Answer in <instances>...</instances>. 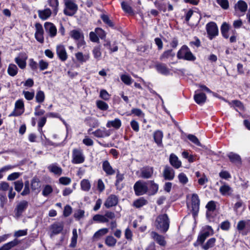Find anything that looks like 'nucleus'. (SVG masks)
<instances>
[{"label":"nucleus","instance_id":"nucleus-58","mask_svg":"<svg viewBox=\"0 0 250 250\" xmlns=\"http://www.w3.org/2000/svg\"><path fill=\"white\" fill-rule=\"evenodd\" d=\"M95 31L98 37H100L101 39L105 38L106 34L104 30L101 28H96L95 29Z\"/></svg>","mask_w":250,"mask_h":250},{"label":"nucleus","instance_id":"nucleus-44","mask_svg":"<svg viewBox=\"0 0 250 250\" xmlns=\"http://www.w3.org/2000/svg\"><path fill=\"white\" fill-rule=\"evenodd\" d=\"M31 186L32 190H35L36 189H38L41 187L40 180L37 177H34L32 180Z\"/></svg>","mask_w":250,"mask_h":250},{"label":"nucleus","instance_id":"nucleus-56","mask_svg":"<svg viewBox=\"0 0 250 250\" xmlns=\"http://www.w3.org/2000/svg\"><path fill=\"white\" fill-rule=\"evenodd\" d=\"M101 19L106 24H107L110 27H113L114 24L112 21L109 19L108 16L106 15H101Z\"/></svg>","mask_w":250,"mask_h":250},{"label":"nucleus","instance_id":"nucleus-55","mask_svg":"<svg viewBox=\"0 0 250 250\" xmlns=\"http://www.w3.org/2000/svg\"><path fill=\"white\" fill-rule=\"evenodd\" d=\"M15 189L17 192H20L23 187V183L21 180H18L14 183Z\"/></svg>","mask_w":250,"mask_h":250},{"label":"nucleus","instance_id":"nucleus-33","mask_svg":"<svg viewBox=\"0 0 250 250\" xmlns=\"http://www.w3.org/2000/svg\"><path fill=\"white\" fill-rule=\"evenodd\" d=\"M121 120L118 118H116L114 120L108 121L106 125L107 127L112 126L118 129L121 127Z\"/></svg>","mask_w":250,"mask_h":250},{"label":"nucleus","instance_id":"nucleus-63","mask_svg":"<svg viewBox=\"0 0 250 250\" xmlns=\"http://www.w3.org/2000/svg\"><path fill=\"white\" fill-rule=\"evenodd\" d=\"M89 38L91 42H99V39L95 31L90 32L89 33Z\"/></svg>","mask_w":250,"mask_h":250},{"label":"nucleus","instance_id":"nucleus-22","mask_svg":"<svg viewBox=\"0 0 250 250\" xmlns=\"http://www.w3.org/2000/svg\"><path fill=\"white\" fill-rule=\"evenodd\" d=\"M94 136L97 138H104L109 136L111 133L109 130H106L105 128L98 129L96 131L91 133Z\"/></svg>","mask_w":250,"mask_h":250},{"label":"nucleus","instance_id":"nucleus-48","mask_svg":"<svg viewBox=\"0 0 250 250\" xmlns=\"http://www.w3.org/2000/svg\"><path fill=\"white\" fill-rule=\"evenodd\" d=\"M45 99L44 93L42 91L40 90L37 92L36 95V102L39 103H42Z\"/></svg>","mask_w":250,"mask_h":250},{"label":"nucleus","instance_id":"nucleus-54","mask_svg":"<svg viewBox=\"0 0 250 250\" xmlns=\"http://www.w3.org/2000/svg\"><path fill=\"white\" fill-rule=\"evenodd\" d=\"M121 80L126 84L130 85L132 83L131 78L126 75H122L121 77Z\"/></svg>","mask_w":250,"mask_h":250},{"label":"nucleus","instance_id":"nucleus-28","mask_svg":"<svg viewBox=\"0 0 250 250\" xmlns=\"http://www.w3.org/2000/svg\"><path fill=\"white\" fill-rule=\"evenodd\" d=\"M206 94L203 93H196L194 96V99L196 103L199 104H204L206 100Z\"/></svg>","mask_w":250,"mask_h":250},{"label":"nucleus","instance_id":"nucleus-1","mask_svg":"<svg viewBox=\"0 0 250 250\" xmlns=\"http://www.w3.org/2000/svg\"><path fill=\"white\" fill-rule=\"evenodd\" d=\"M63 13L67 16H73L78 10V5L74 0H64Z\"/></svg>","mask_w":250,"mask_h":250},{"label":"nucleus","instance_id":"nucleus-51","mask_svg":"<svg viewBox=\"0 0 250 250\" xmlns=\"http://www.w3.org/2000/svg\"><path fill=\"white\" fill-rule=\"evenodd\" d=\"M215 239L214 238H210L203 246V249L205 250H208L209 248L212 247L215 243Z\"/></svg>","mask_w":250,"mask_h":250},{"label":"nucleus","instance_id":"nucleus-43","mask_svg":"<svg viewBox=\"0 0 250 250\" xmlns=\"http://www.w3.org/2000/svg\"><path fill=\"white\" fill-rule=\"evenodd\" d=\"M116 242V239L111 235L107 236L105 239V244L108 247L114 246Z\"/></svg>","mask_w":250,"mask_h":250},{"label":"nucleus","instance_id":"nucleus-18","mask_svg":"<svg viewBox=\"0 0 250 250\" xmlns=\"http://www.w3.org/2000/svg\"><path fill=\"white\" fill-rule=\"evenodd\" d=\"M102 168L107 176L113 175L116 173V170L112 168L107 160H105L103 162Z\"/></svg>","mask_w":250,"mask_h":250},{"label":"nucleus","instance_id":"nucleus-26","mask_svg":"<svg viewBox=\"0 0 250 250\" xmlns=\"http://www.w3.org/2000/svg\"><path fill=\"white\" fill-rule=\"evenodd\" d=\"M228 157L231 163H234L237 166H240L241 165V158L238 154L233 152H230L228 154Z\"/></svg>","mask_w":250,"mask_h":250},{"label":"nucleus","instance_id":"nucleus-61","mask_svg":"<svg viewBox=\"0 0 250 250\" xmlns=\"http://www.w3.org/2000/svg\"><path fill=\"white\" fill-rule=\"evenodd\" d=\"M220 177L226 180H228L231 177V176L230 174L228 171L223 170L220 172Z\"/></svg>","mask_w":250,"mask_h":250},{"label":"nucleus","instance_id":"nucleus-62","mask_svg":"<svg viewBox=\"0 0 250 250\" xmlns=\"http://www.w3.org/2000/svg\"><path fill=\"white\" fill-rule=\"evenodd\" d=\"M122 8L124 11L127 13H132L131 7L126 2L123 1L121 3Z\"/></svg>","mask_w":250,"mask_h":250},{"label":"nucleus","instance_id":"nucleus-41","mask_svg":"<svg viewBox=\"0 0 250 250\" xmlns=\"http://www.w3.org/2000/svg\"><path fill=\"white\" fill-rule=\"evenodd\" d=\"M229 24L227 23L226 22H224L221 25V33L223 36L226 39H228L229 38V35L228 34V32L229 31Z\"/></svg>","mask_w":250,"mask_h":250},{"label":"nucleus","instance_id":"nucleus-2","mask_svg":"<svg viewBox=\"0 0 250 250\" xmlns=\"http://www.w3.org/2000/svg\"><path fill=\"white\" fill-rule=\"evenodd\" d=\"M177 56L179 59H183L188 61H194L196 59V57L186 45H183L178 51Z\"/></svg>","mask_w":250,"mask_h":250},{"label":"nucleus","instance_id":"nucleus-3","mask_svg":"<svg viewBox=\"0 0 250 250\" xmlns=\"http://www.w3.org/2000/svg\"><path fill=\"white\" fill-rule=\"evenodd\" d=\"M135 193L137 196H140L146 194L148 189L147 182L139 180L135 183L134 185Z\"/></svg>","mask_w":250,"mask_h":250},{"label":"nucleus","instance_id":"nucleus-27","mask_svg":"<svg viewBox=\"0 0 250 250\" xmlns=\"http://www.w3.org/2000/svg\"><path fill=\"white\" fill-rule=\"evenodd\" d=\"M148 185L149 187L148 191L150 195L155 194L159 188V186L158 184L154 183V181H148L147 182V185Z\"/></svg>","mask_w":250,"mask_h":250},{"label":"nucleus","instance_id":"nucleus-6","mask_svg":"<svg viewBox=\"0 0 250 250\" xmlns=\"http://www.w3.org/2000/svg\"><path fill=\"white\" fill-rule=\"evenodd\" d=\"M200 200L197 194H192L191 198V208L192 217L195 218L199 209Z\"/></svg>","mask_w":250,"mask_h":250},{"label":"nucleus","instance_id":"nucleus-59","mask_svg":"<svg viewBox=\"0 0 250 250\" xmlns=\"http://www.w3.org/2000/svg\"><path fill=\"white\" fill-rule=\"evenodd\" d=\"M52 191L53 189L51 186L50 185H46L42 190V194L43 196H47Z\"/></svg>","mask_w":250,"mask_h":250},{"label":"nucleus","instance_id":"nucleus-7","mask_svg":"<svg viewBox=\"0 0 250 250\" xmlns=\"http://www.w3.org/2000/svg\"><path fill=\"white\" fill-rule=\"evenodd\" d=\"M206 30L209 39L212 40L218 35L217 24L213 22H210L206 25Z\"/></svg>","mask_w":250,"mask_h":250},{"label":"nucleus","instance_id":"nucleus-42","mask_svg":"<svg viewBox=\"0 0 250 250\" xmlns=\"http://www.w3.org/2000/svg\"><path fill=\"white\" fill-rule=\"evenodd\" d=\"M147 203V200H146L144 198L141 197L135 200L133 202V206L137 208H139L146 205Z\"/></svg>","mask_w":250,"mask_h":250},{"label":"nucleus","instance_id":"nucleus-35","mask_svg":"<svg viewBox=\"0 0 250 250\" xmlns=\"http://www.w3.org/2000/svg\"><path fill=\"white\" fill-rule=\"evenodd\" d=\"M19 243V241L17 239H15L14 240L10 241L7 243L3 245L0 248V250H9L12 248L16 246Z\"/></svg>","mask_w":250,"mask_h":250},{"label":"nucleus","instance_id":"nucleus-52","mask_svg":"<svg viewBox=\"0 0 250 250\" xmlns=\"http://www.w3.org/2000/svg\"><path fill=\"white\" fill-rule=\"evenodd\" d=\"M155 6L160 10L165 12L167 10L166 4L160 1L156 0L154 2Z\"/></svg>","mask_w":250,"mask_h":250},{"label":"nucleus","instance_id":"nucleus-24","mask_svg":"<svg viewBox=\"0 0 250 250\" xmlns=\"http://www.w3.org/2000/svg\"><path fill=\"white\" fill-rule=\"evenodd\" d=\"M70 37L75 41L84 38L83 32L81 29H74L69 32Z\"/></svg>","mask_w":250,"mask_h":250},{"label":"nucleus","instance_id":"nucleus-36","mask_svg":"<svg viewBox=\"0 0 250 250\" xmlns=\"http://www.w3.org/2000/svg\"><path fill=\"white\" fill-rule=\"evenodd\" d=\"M27 59L26 56L20 57H17L15 59V62L18 65V66L21 69H24L25 68L26 65V60Z\"/></svg>","mask_w":250,"mask_h":250},{"label":"nucleus","instance_id":"nucleus-30","mask_svg":"<svg viewBox=\"0 0 250 250\" xmlns=\"http://www.w3.org/2000/svg\"><path fill=\"white\" fill-rule=\"evenodd\" d=\"M234 8H237L241 12L244 13L247 10V3L243 0H239L234 6Z\"/></svg>","mask_w":250,"mask_h":250},{"label":"nucleus","instance_id":"nucleus-21","mask_svg":"<svg viewBox=\"0 0 250 250\" xmlns=\"http://www.w3.org/2000/svg\"><path fill=\"white\" fill-rule=\"evenodd\" d=\"M57 54L62 61H65L67 59V55L63 45H59L57 47Z\"/></svg>","mask_w":250,"mask_h":250},{"label":"nucleus","instance_id":"nucleus-47","mask_svg":"<svg viewBox=\"0 0 250 250\" xmlns=\"http://www.w3.org/2000/svg\"><path fill=\"white\" fill-rule=\"evenodd\" d=\"M96 105L98 108L102 110H106L108 108V105L105 102L103 101H97Z\"/></svg>","mask_w":250,"mask_h":250},{"label":"nucleus","instance_id":"nucleus-46","mask_svg":"<svg viewBox=\"0 0 250 250\" xmlns=\"http://www.w3.org/2000/svg\"><path fill=\"white\" fill-rule=\"evenodd\" d=\"M81 186L82 190L86 191H89L91 187L89 181L86 179H83L81 181Z\"/></svg>","mask_w":250,"mask_h":250},{"label":"nucleus","instance_id":"nucleus-23","mask_svg":"<svg viewBox=\"0 0 250 250\" xmlns=\"http://www.w3.org/2000/svg\"><path fill=\"white\" fill-rule=\"evenodd\" d=\"M207 210V217H214V216L212 215L213 213L216 209V205L215 203L213 201H209L206 206Z\"/></svg>","mask_w":250,"mask_h":250},{"label":"nucleus","instance_id":"nucleus-37","mask_svg":"<svg viewBox=\"0 0 250 250\" xmlns=\"http://www.w3.org/2000/svg\"><path fill=\"white\" fill-rule=\"evenodd\" d=\"M75 56L77 60L81 63L86 62L90 58L88 54L83 55L82 52H78Z\"/></svg>","mask_w":250,"mask_h":250},{"label":"nucleus","instance_id":"nucleus-38","mask_svg":"<svg viewBox=\"0 0 250 250\" xmlns=\"http://www.w3.org/2000/svg\"><path fill=\"white\" fill-rule=\"evenodd\" d=\"M174 56L175 53L173 52L172 49H170L164 52L160 56V60L161 61H165L169 58H173Z\"/></svg>","mask_w":250,"mask_h":250},{"label":"nucleus","instance_id":"nucleus-16","mask_svg":"<svg viewBox=\"0 0 250 250\" xmlns=\"http://www.w3.org/2000/svg\"><path fill=\"white\" fill-rule=\"evenodd\" d=\"M118 203V198L114 194H111L106 199L104 205L106 208L116 206Z\"/></svg>","mask_w":250,"mask_h":250},{"label":"nucleus","instance_id":"nucleus-9","mask_svg":"<svg viewBox=\"0 0 250 250\" xmlns=\"http://www.w3.org/2000/svg\"><path fill=\"white\" fill-rule=\"evenodd\" d=\"M24 112V103L22 100H18L15 103V110L10 114V116H19Z\"/></svg>","mask_w":250,"mask_h":250},{"label":"nucleus","instance_id":"nucleus-10","mask_svg":"<svg viewBox=\"0 0 250 250\" xmlns=\"http://www.w3.org/2000/svg\"><path fill=\"white\" fill-rule=\"evenodd\" d=\"M222 185L220 187V193L225 197H230L232 195L233 190L228 184L220 182Z\"/></svg>","mask_w":250,"mask_h":250},{"label":"nucleus","instance_id":"nucleus-57","mask_svg":"<svg viewBox=\"0 0 250 250\" xmlns=\"http://www.w3.org/2000/svg\"><path fill=\"white\" fill-rule=\"evenodd\" d=\"M188 138L196 145L200 146H201L200 142L195 136L192 134H189L188 136Z\"/></svg>","mask_w":250,"mask_h":250},{"label":"nucleus","instance_id":"nucleus-60","mask_svg":"<svg viewBox=\"0 0 250 250\" xmlns=\"http://www.w3.org/2000/svg\"><path fill=\"white\" fill-rule=\"evenodd\" d=\"M22 93L24 95L25 98L28 101L32 100L35 95L34 91L29 92L26 91H23Z\"/></svg>","mask_w":250,"mask_h":250},{"label":"nucleus","instance_id":"nucleus-19","mask_svg":"<svg viewBox=\"0 0 250 250\" xmlns=\"http://www.w3.org/2000/svg\"><path fill=\"white\" fill-rule=\"evenodd\" d=\"M44 26L46 32L49 34L50 37L53 38L56 35L57 28L52 23L46 22Z\"/></svg>","mask_w":250,"mask_h":250},{"label":"nucleus","instance_id":"nucleus-15","mask_svg":"<svg viewBox=\"0 0 250 250\" xmlns=\"http://www.w3.org/2000/svg\"><path fill=\"white\" fill-rule=\"evenodd\" d=\"M153 174V168L149 166L144 167L140 170V176L144 179L151 178Z\"/></svg>","mask_w":250,"mask_h":250},{"label":"nucleus","instance_id":"nucleus-25","mask_svg":"<svg viewBox=\"0 0 250 250\" xmlns=\"http://www.w3.org/2000/svg\"><path fill=\"white\" fill-rule=\"evenodd\" d=\"M63 227L62 223H55L51 225L50 229L53 234H58L62 231Z\"/></svg>","mask_w":250,"mask_h":250},{"label":"nucleus","instance_id":"nucleus-32","mask_svg":"<svg viewBox=\"0 0 250 250\" xmlns=\"http://www.w3.org/2000/svg\"><path fill=\"white\" fill-rule=\"evenodd\" d=\"M49 170L56 175H61L62 173V169L58 167L57 164H53L48 167Z\"/></svg>","mask_w":250,"mask_h":250},{"label":"nucleus","instance_id":"nucleus-5","mask_svg":"<svg viewBox=\"0 0 250 250\" xmlns=\"http://www.w3.org/2000/svg\"><path fill=\"white\" fill-rule=\"evenodd\" d=\"M237 229L244 236L250 233V220H247V221L240 220L237 224Z\"/></svg>","mask_w":250,"mask_h":250},{"label":"nucleus","instance_id":"nucleus-4","mask_svg":"<svg viewBox=\"0 0 250 250\" xmlns=\"http://www.w3.org/2000/svg\"><path fill=\"white\" fill-rule=\"evenodd\" d=\"M85 157L82 150L74 148L72 151L71 162L74 164H82L84 162Z\"/></svg>","mask_w":250,"mask_h":250},{"label":"nucleus","instance_id":"nucleus-64","mask_svg":"<svg viewBox=\"0 0 250 250\" xmlns=\"http://www.w3.org/2000/svg\"><path fill=\"white\" fill-rule=\"evenodd\" d=\"M84 211L83 209H78L74 212V217L76 218H81L84 216Z\"/></svg>","mask_w":250,"mask_h":250},{"label":"nucleus","instance_id":"nucleus-14","mask_svg":"<svg viewBox=\"0 0 250 250\" xmlns=\"http://www.w3.org/2000/svg\"><path fill=\"white\" fill-rule=\"evenodd\" d=\"M150 236L160 246L165 247L166 245L167 242L164 236L154 231L151 232Z\"/></svg>","mask_w":250,"mask_h":250},{"label":"nucleus","instance_id":"nucleus-13","mask_svg":"<svg viewBox=\"0 0 250 250\" xmlns=\"http://www.w3.org/2000/svg\"><path fill=\"white\" fill-rule=\"evenodd\" d=\"M36 32L35 37L36 39L40 43H42L44 42L43 29L41 24L36 23L35 24Z\"/></svg>","mask_w":250,"mask_h":250},{"label":"nucleus","instance_id":"nucleus-39","mask_svg":"<svg viewBox=\"0 0 250 250\" xmlns=\"http://www.w3.org/2000/svg\"><path fill=\"white\" fill-rule=\"evenodd\" d=\"M153 137L156 143L158 145H160L162 144L163 137V132L160 130L156 131L154 133Z\"/></svg>","mask_w":250,"mask_h":250},{"label":"nucleus","instance_id":"nucleus-8","mask_svg":"<svg viewBox=\"0 0 250 250\" xmlns=\"http://www.w3.org/2000/svg\"><path fill=\"white\" fill-rule=\"evenodd\" d=\"M154 225L156 228L163 233L166 232L169 229V220H155Z\"/></svg>","mask_w":250,"mask_h":250},{"label":"nucleus","instance_id":"nucleus-12","mask_svg":"<svg viewBox=\"0 0 250 250\" xmlns=\"http://www.w3.org/2000/svg\"><path fill=\"white\" fill-rule=\"evenodd\" d=\"M163 176L166 180H172L175 177L174 170L170 166L166 165L163 171Z\"/></svg>","mask_w":250,"mask_h":250},{"label":"nucleus","instance_id":"nucleus-31","mask_svg":"<svg viewBox=\"0 0 250 250\" xmlns=\"http://www.w3.org/2000/svg\"><path fill=\"white\" fill-rule=\"evenodd\" d=\"M51 13V11L49 8H46L43 10H39L38 11L39 17L43 20H45L50 17Z\"/></svg>","mask_w":250,"mask_h":250},{"label":"nucleus","instance_id":"nucleus-49","mask_svg":"<svg viewBox=\"0 0 250 250\" xmlns=\"http://www.w3.org/2000/svg\"><path fill=\"white\" fill-rule=\"evenodd\" d=\"M92 53L94 58L96 59L99 60L102 55L101 52V46L99 45L94 47L92 50Z\"/></svg>","mask_w":250,"mask_h":250},{"label":"nucleus","instance_id":"nucleus-11","mask_svg":"<svg viewBox=\"0 0 250 250\" xmlns=\"http://www.w3.org/2000/svg\"><path fill=\"white\" fill-rule=\"evenodd\" d=\"M28 202L23 200L20 202L15 209V213L16 217H20L23 212L27 208Z\"/></svg>","mask_w":250,"mask_h":250},{"label":"nucleus","instance_id":"nucleus-34","mask_svg":"<svg viewBox=\"0 0 250 250\" xmlns=\"http://www.w3.org/2000/svg\"><path fill=\"white\" fill-rule=\"evenodd\" d=\"M47 2L49 6L52 8L53 13L56 15L59 9L58 0H47Z\"/></svg>","mask_w":250,"mask_h":250},{"label":"nucleus","instance_id":"nucleus-40","mask_svg":"<svg viewBox=\"0 0 250 250\" xmlns=\"http://www.w3.org/2000/svg\"><path fill=\"white\" fill-rule=\"evenodd\" d=\"M18 68L16 65L11 63L8 66L7 73L10 76L14 77L18 73Z\"/></svg>","mask_w":250,"mask_h":250},{"label":"nucleus","instance_id":"nucleus-20","mask_svg":"<svg viewBox=\"0 0 250 250\" xmlns=\"http://www.w3.org/2000/svg\"><path fill=\"white\" fill-rule=\"evenodd\" d=\"M169 163L175 168L178 169L182 166V162L178 157L173 153H171L169 156Z\"/></svg>","mask_w":250,"mask_h":250},{"label":"nucleus","instance_id":"nucleus-45","mask_svg":"<svg viewBox=\"0 0 250 250\" xmlns=\"http://www.w3.org/2000/svg\"><path fill=\"white\" fill-rule=\"evenodd\" d=\"M209 235V232L208 231H204L200 234L197 238V242H199L200 244H202L206 238Z\"/></svg>","mask_w":250,"mask_h":250},{"label":"nucleus","instance_id":"nucleus-29","mask_svg":"<svg viewBox=\"0 0 250 250\" xmlns=\"http://www.w3.org/2000/svg\"><path fill=\"white\" fill-rule=\"evenodd\" d=\"M108 232L107 228H103L97 231L93 236L94 241L98 240Z\"/></svg>","mask_w":250,"mask_h":250},{"label":"nucleus","instance_id":"nucleus-50","mask_svg":"<svg viewBox=\"0 0 250 250\" xmlns=\"http://www.w3.org/2000/svg\"><path fill=\"white\" fill-rule=\"evenodd\" d=\"M245 207V205L243 202V201H237L233 206V209L236 211V212L238 213L239 212V209H242L243 210Z\"/></svg>","mask_w":250,"mask_h":250},{"label":"nucleus","instance_id":"nucleus-53","mask_svg":"<svg viewBox=\"0 0 250 250\" xmlns=\"http://www.w3.org/2000/svg\"><path fill=\"white\" fill-rule=\"evenodd\" d=\"M178 178L179 179L180 183L182 184L183 185L186 184L188 181V177H187L186 174L183 172L180 173L178 175Z\"/></svg>","mask_w":250,"mask_h":250},{"label":"nucleus","instance_id":"nucleus-17","mask_svg":"<svg viewBox=\"0 0 250 250\" xmlns=\"http://www.w3.org/2000/svg\"><path fill=\"white\" fill-rule=\"evenodd\" d=\"M156 70L164 75H168L170 73V69L165 63L157 62L155 65Z\"/></svg>","mask_w":250,"mask_h":250}]
</instances>
